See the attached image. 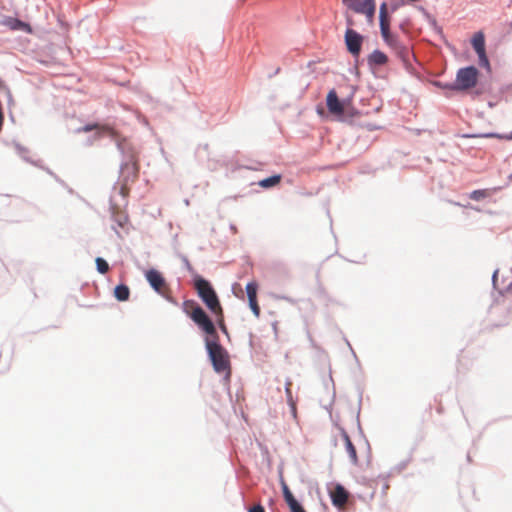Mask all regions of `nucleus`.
Wrapping results in <instances>:
<instances>
[{
  "instance_id": "f257e3e1",
  "label": "nucleus",
  "mask_w": 512,
  "mask_h": 512,
  "mask_svg": "<svg viewBox=\"0 0 512 512\" xmlns=\"http://www.w3.org/2000/svg\"><path fill=\"white\" fill-rule=\"evenodd\" d=\"M194 287L197 291L198 296L207 306V308L211 311L213 315H215L217 321L219 322L221 328L225 330L224 326V315L223 308L220 304L219 298L211 286V284L205 280L204 278L197 276L194 279Z\"/></svg>"
},
{
  "instance_id": "f03ea898",
  "label": "nucleus",
  "mask_w": 512,
  "mask_h": 512,
  "mask_svg": "<svg viewBox=\"0 0 512 512\" xmlns=\"http://www.w3.org/2000/svg\"><path fill=\"white\" fill-rule=\"evenodd\" d=\"M183 311L203 332L208 335V338H217V331L214 323L198 303L194 300L184 301Z\"/></svg>"
},
{
  "instance_id": "7ed1b4c3",
  "label": "nucleus",
  "mask_w": 512,
  "mask_h": 512,
  "mask_svg": "<svg viewBox=\"0 0 512 512\" xmlns=\"http://www.w3.org/2000/svg\"><path fill=\"white\" fill-rule=\"evenodd\" d=\"M206 349L211 359L213 368L216 372H228L230 361L227 351L218 343V337L214 340L207 338L205 341Z\"/></svg>"
},
{
  "instance_id": "20e7f679",
  "label": "nucleus",
  "mask_w": 512,
  "mask_h": 512,
  "mask_svg": "<svg viewBox=\"0 0 512 512\" xmlns=\"http://www.w3.org/2000/svg\"><path fill=\"white\" fill-rule=\"evenodd\" d=\"M479 72L474 66L461 68L457 72L455 89L468 90L476 86Z\"/></svg>"
},
{
  "instance_id": "39448f33",
  "label": "nucleus",
  "mask_w": 512,
  "mask_h": 512,
  "mask_svg": "<svg viewBox=\"0 0 512 512\" xmlns=\"http://www.w3.org/2000/svg\"><path fill=\"white\" fill-rule=\"evenodd\" d=\"M145 278L150 284V286L161 296L165 297L166 299L170 300V288L161 274L156 269H150L145 272Z\"/></svg>"
},
{
  "instance_id": "423d86ee",
  "label": "nucleus",
  "mask_w": 512,
  "mask_h": 512,
  "mask_svg": "<svg viewBox=\"0 0 512 512\" xmlns=\"http://www.w3.org/2000/svg\"><path fill=\"white\" fill-rule=\"evenodd\" d=\"M379 20H380V31L381 35L386 42V44L394 43L395 36L390 32V17L388 15V9L386 3H383L380 6L379 10Z\"/></svg>"
},
{
  "instance_id": "0eeeda50",
  "label": "nucleus",
  "mask_w": 512,
  "mask_h": 512,
  "mask_svg": "<svg viewBox=\"0 0 512 512\" xmlns=\"http://www.w3.org/2000/svg\"><path fill=\"white\" fill-rule=\"evenodd\" d=\"M363 37L355 30L348 28L345 32V43L347 50L353 55L358 56L361 51Z\"/></svg>"
},
{
  "instance_id": "6e6552de",
  "label": "nucleus",
  "mask_w": 512,
  "mask_h": 512,
  "mask_svg": "<svg viewBox=\"0 0 512 512\" xmlns=\"http://www.w3.org/2000/svg\"><path fill=\"white\" fill-rule=\"evenodd\" d=\"M326 104L328 111L335 116H342L344 114V104L339 100L338 95L334 89L330 90L326 97Z\"/></svg>"
},
{
  "instance_id": "1a4fd4ad",
  "label": "nucleus",
  "mask_w": 512,
  "mask_h": 512,
  "mask_svg": "<svg viewBox=\"0 0 512 512\" xmlns=\"http://www.w3.org/2000/svg\"><path fill=\"white\" fill-rule=\"evenodd\" d=\"M472 46L479 57L480 63L484 66H488L489 61L486 56L485 38H484L483 33L478 32L473 36Z\"/></svg>"
},
{
  "instance_id": "9d476101",
  "label": "nucleus",
  "mask_w": 512,
  "mask_h": 512,
  "mask_svg": "<svg viewBox=\"0 0 512 512\" xmlns=\"http://www.w3.org/2000/svg\"><path fill=\"white\" fill-rule=\"evenodd\" d=\"M138 172V163L135 159L132 158L128 162L124 163L121 167L123 182H134L138 178Z\"/></svg>"
},
{
  "instance_id": "9b49d317",
  "label": "nucleus",
  "mask_w": 512,
  "mask_h": 512,
  "mask_svg": "<svg viewBox=\"0 0 512 512\" xmlns=\"http://www.w3.org/2000/svg\"><path fill=\"white\" fill-rule=\"evenodd\" d=\"M257 290H258V284L255 281H251L247 283L246 285V292L248 296L249 306L255 315V317L260 316V307L258 305L257 301Z\"/></svg>"
},
{
  "instance_id": "f8f14e48",
  "label": "nucleus",
  "mask_w": 512,
  "mask_h": 512,
  "mask_svg": "<svg viewBox=\"0 0 512 512\" xmlns=\"http://www.w3.org/2000/svg\"><path fill=\"white\" fill-rule=\"evenodd\" d=\"M281 487L283 491L284 500L287 503L290 512H306L302 505L295 499L294 495L292 494L288 485L283 479H281Z\"/></svg>"
},
{
  "instance_id": "ddd939ff",
  "label": "nucleus",
  "mask_w": 512,
  "mask_h": 512,
  "mask_svg": "<svg viewBox=\"0 0 512 512\" xmlns=\"http://www.w3.org/2000/svg\"><path fill=\"white\" fill-rule=\"evenodd\" d=\"M331 499L334 506L342 508L348 501V492L341 485H337L331 492Z\"/></svg>"
},
{
  "instance_id": "4468645a",
  "label": "nucleus",
  "mask_w": 512,
  "mask_h": 512,
  "mask_svg": "<svg viewBox=\"0 0 512 512\" xmlns=\"http://www.w3.org/2000/svg\"><path fill=\"white\" fill-rule=\"evenodd\" d=\"M354 11L356 13L364 14L367 20L372 23L375 14V0H363V5H355Z\"/></svg>"
},
{
  "instance_id": "2eb2a0df",
  "label": "nucleus",
  "mask_w": 512,
  "mask_h": 512,
  "mask_svg": "<svg viewBox=\"0 0 512 512\" xmlns=\"http://www.w3.org/2000/svg\"><path fill=\"white\" fill-rule=\"evenodd\" d=\"M394 43L392 44H387L388 46H390L397 54V56L406 64L409 62L410 60V56H411V51L409 49V47L405 46V45H402L398 40L397 38L395 37L394 38Z\"/></svg>"
},
{
  "instance_id": "dca6fc26",
  "label": "nucleus",
  "mask_w": 512,
  "mask_h": 512,
  "mask_svg": "<svg viewBox=\"0 0 512 512\" xmlns=\"http://www.w3.org/2000/svg\"><path fill=\"white\" fill-rule=\"evenodd\" d=\"M388 62V57L380 50H374L368 57V63L373 66L385 65Z\"/></svg>"
},
{
  "instance_id": "f3484780",
  "label": "nucleus",
  "mask_w": 512,
  "mask_h": 512,
  "mask_svg": "<svg viewBox=\"0 0 512 512\" xmlns=\"http://www.w3.org/2000/svg\"><path fill=\"white\" fill-rule=\"evenodd\" d=\"M342 436H343V439H344V442H345L347 453H348L351 461L354 464H356L357 461H358L356 449H355L354 445L352 444V442L350 440V437L348 436V434L346 432L343 431L342 432Z\"/></svg>"
},
{
  "instance_id": "a211bd4d",
  "label": "nucleus",
  "mask_w": 512,
  "mask_h": 512,
  "mask_svg": "<svg viewBox=\"0 0 512 512\" xmlns=\"http://www.w3.org/2000/svg\"><path fill=\"white\" fill-rule=\"evenodd\" d=\"M114 296L118 301H127L130 296V289L127 285L120 284L114 289Z\"/></svg>"
},
{
  "instance_id": "6ab92c4d",
  "label": "nucleus",
  "mask_w": 512,
  "mask_h": 512,
  "mask_svg": "<svg viewBox=\"0 0 512 512\" xmlns=\"http://www.w3.org/2000/svg\"><path fill=\"white\" fill-rule=\"evenodd\" d=\"M281 181V175H273L268 178L262 179L258 182V185L262 188H271L278 185Z\"/></svg>"
},
{
  "instance_id": "aec40b11",
  "label": "nucleus",
  "mask_w": 512,
  "mask_h": 512,
  "mask_svg": "<svg viewBox=\"0 0 512 512\" xmlns=\"http://www.w3.org/2000/svg\"><path fill=\"white\" fill-rule=\"evenodd\" d=\"M113 220L121 228H124L129 222V218H128L127 214L124 212H121V211H116L113 213Z\"/></svg>"
},
{
  "instance_id": "412c9836",
  "label": "nucleus",
  "mask_w": 512,
  "mask_h": 512,
  "mask_svg": "<svg viewBox=\"0 0 512 512\" xmlns=\"http://www.w3.org/2000/svg\"><path fill=\"white\" fill-rule=\"evenodd\" d=\"M6 24L13 30L16 29H26L28 25L18 19L9 18L6 20Z\"/></svg>"
},
{
  "instance_id": "4be33fe9",
  "label": "nucleus",
  "mask_w": 512,
  "mask_h": 512,
  "mask_svg": "<svg viewBox=\"0 0 512 512\" xmlns=\"http://www.w3.org/2000/svg\"><path fill=\"white\" fill-rule=\"evenodd\" d=\"M491 195L489 190L482 189V190H475L470 194V198L476 201H479L481 199L487 198Z\"/></svg>"
},
{
  "instance_id": "5701e85b",
  "label": "nucleus",
  "mask_w": 512,
  "mask_h": 512,
  "mask_svg": "<svg viewBox=\"0 0 512 512\" xmlns=\"http://www.w3.org/2000/svg\"><path fill=\"white\" fill-rule=\"evenodd\" d=\"M95 262H96L97 270L99 273L105 274L109 271V265H108L107 261L104 260L103 258L97 257Z\"/></svg>"
},
{
  "instance_id": "b1692460",
  "label": "nucleus",
  "mask_w": 512,
  "mask_h": 512,
  "mask_svg": "<svg viewBox=\"0 0 512 512\" xmlns=\"http://www.w3.org/2000/svg\"><path fill=\"white\" fill-rule=\"evenodd\" d=\"M486 137L491 138H499V139H505V140H512V132L509 134H496V133H490L485 135Z\"/></svg>"
},
{
  "instance_id": "393cba45",
  "label": "nucleus",
  "mask_w": 512,
  "mask_h": 512,
  "mask_svg": "<svg viewBox=\"0 0 512 512\" xmlns=\"http://www.w3.org/2000/svg\"><path fill=\"white\" fill-rule=\"evenodd\" d=\"M343 2L353 11L355 5H363V0H343Z\"/></svg>"
},
{
  "instance_id": "a878e982",
  "label": "nucleus",
  "mask_w": 512,
  "mask_h": 512,
  "mask_svg": "<svg viewBox=\"0 0 512 512\" xmlns=\"http://www.w3.org/2000/svg\"><path fill=\"white\" fill-rule=\"evenodd\" d=\"M94 129H102V130L110 131L109 128H104V127L100 128V126L98 124L86 125L81 130L84 131V132H89V131H92Z\"/></svg>"
},
{
  "instance_id": "bb28decb",
  "label": "nucleus",
  "mask_w": 512,
  "mask_h": 512,
  "mask_svg": "<svg viewBox=\"0 0 512 512\" xmlns=\"http://www.w3.org/2000/svg\"><path fill=\"white\" fill-rule=\"evenodd\" d=\"M128 184L129 183H126V182H123L121 188H120V194L123 196V197H126L129 193V187H128Z\"/></svg>"
},
{
  "instance_id": "cd10ccee",
  "label": "nucleus",
  "mask_w": 512,
  "mask_h": 512,
  "mask_svg": "<svg viewBox=\"0 0 512 512\" xmlns=\"http://www.w3.org/2000/svg\"><path fill=\"white\" fill-rule=\"evenodd\" d=\"M248 512H265V509L261 504H257L251 507Z\"/></svg>"
},
{
  "instance_id": "c85d7f7f",
  "label": "nucleus",
  "mask_w": 512,
  "mask_h": 512,
  "mask_svg": "<svg viewBox=\"0 0 512 512\" xmlns=\"http://www.w3.org/2000/svg\"><path fill=\"white\" fill-rule=\"evenodd\" d=\"M291 383H288L287 386H286V394H287V397H288V400L291 402L292 401V395H291Z\"/></svg>"
},
{
  "instance_id": "c756f323",
  "label": "nucleus",
  "mask_w": 512,
  "mask_h": 512,
  "mask_svg": "<svg viewBox=\"0 0 512 512\" xmlns=\"http://www.w3.org/2000/svg\"><path fill=\"white\" fill-rule=\"evenodd\" d=\"M5 88V85L3 84L2 80H0V89Z\"/></svg>"
},
{
  "instance_id": "7c9ffc66",
  "label": "nucleus",
  "mask_w": 512,
  "mask_h": 512,
  "mask_svg": "<svg viewBox=\"0 0 512 512\" xmlns=\"http://www.w3.org/2000/svg\"><path fill=\"white\" fill-rule=\"evenodd\" d=\"M348 24L352 25V21L350 19H348Z\"/></svg>"
},
{
  "instance_id": "2f4dec72",
  "label": "nucleus",
  "mask_w": 512,
  "mask_h": 512,
  "mask_svg": "<svg viewBox=\"0 0 512 512\" xmlns=\"http://www.w3.org/2000/svg\"><path fill=\"white\" fill-rule=\"evenodd\" d=\"M4 89H6L7 93H10V90H9V88H6V87H5Z\"/></svg>"
},
{
  "instance_id": "473e14b6",
  "label": "nucleus",
  "mask_w": 512,
  "mask_h": 512,
  "mask_svg": "<svg viewBox=\"0 0 512 512\" xmlns=\"http://www.w3.org/2000/svg\"><path fill=\"white\" fill-rule=\"evenodd\" d=\"M4 89H6L7 93H10V90H9V88H6V87H5Z\"/></svg>"
}]
</instances>
